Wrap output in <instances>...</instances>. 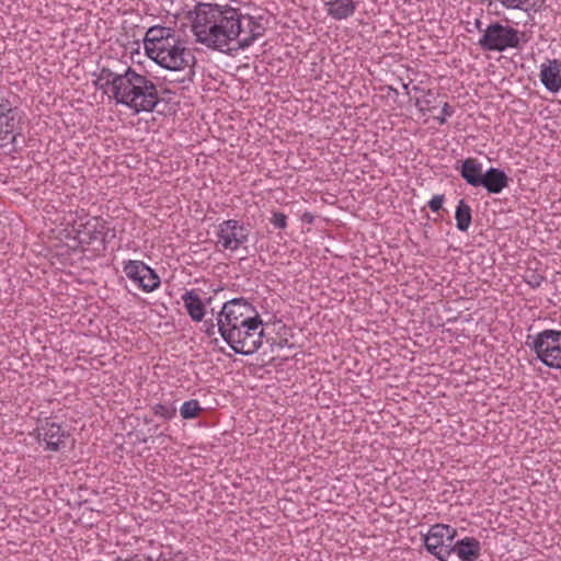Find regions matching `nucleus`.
Here are the masks:
<instances>
[{
	"mask_svg": "<svg viewBox=\"0 0 561 561\" xmlns=\"http://www.w3.org/2000/svg\"><path fill=\"white\" fill-rule=\"evenodd\" d=\"M94 76L95 87L112 95L117 104L133 114L150 113L160 102L156 83L131 67H126L123 72L102 67Z\"/></svg>",
	"mask_w": 561,
	"mask_h": 561,
	"instance_id": "1",
	"label": "nucleus"
},
{
	"mask_svg": "<svg viewBox=\"0 0 561 561\" xmlns=\"http://www.w3.org/2000/svg\"><path fill=\"white\" fill-rule=\"evenodd\" d=\"M216 320L218 332L234 353L252 355L261 347L263 321L247 299L233 298L225 302Z\"/></svg>",
	"mask_w": 561,
	"mask_h": 561,
	"instance_id": "2",
	"label": "nucleus"
},
{
	"mask_svg": "<svg viewBox=\"0 0 561 561\" xmlns=\"http://www.w3.org/2000/svg\"><path fill=\"white\" fill-rule=\"evenodd\" d=\"M217 50L245 49L264 35L265 19L217 4Z\"/></svg>",
	"mask_w": 561,
	"mask_h": 561,
	"instance_id": "3",
	"label": "nucleus"
},
{
	"mask_svg": "<svg viewBox=\"0 0 561 561\" xmlns=\"http://www.w3.org/2000/svg\"><path fill=\"white\" fill-rule=\"evenodd\" d=\"M146 55L161 68L181 71L188 67L193 55L186 42L172 27L153 25L142 39Z\"/></svg>",
	"mask_w": 561,
	"mask_h": 561,
	"instance_id": "4",
	"label": "nucleus"
},
{
	"mask_svg": "<svg viewBox=\"0 0 561 561\" xmlns=\"http://www.w3.org/2000/svg\"><path fill=\"white\" fill-rule=\"evenodd\" d=\"M75 238L81 244L99 242L103 248L116 238V230L102 217H90L81 210L76 213L72 224Z\"/></svg>",
	"mask_w": 561,
	"mask_h": 561,
	"instance_id": "5",
	"label": "nucleus"
},
{
	"mask_svg": "<svg viewBox=\"0 0 561 561\" xmlns=\"http://www.w3.org/2000/svg\"><path fill=\"white\" fill-rule=\"evenodd\" d=\"M526 345L546 367L561 369V330L546 329L528 335Z\"/></svg>",
	"mask_w": 561,
	"mask_h": 561,
	"instance_id": "6",
	"label": "nucleus"
},
{
	"mask_svg": "<svg viewBox=\"0 0 561 561\" xmlns=\"http://www.w3.org/2000/svg\"><path fill=\"white\" fill-rule=\"evenodd\" d=\"M217 4L198 3L192 13V32L196 42L217 50Z\"/></svg>",
	"mask_w": 561,
	"mask_h": 561,
	"instance_id": "7",
	"label": "nucleus"
},
{
	"mask_svg": "<svg viewBox=\"0 0 561 561\" xmlns=\"http://www.w3.org/2000/svg\"><path fill=\"white\" fill-rule=\"evenodd\" d=\"M520 43L518 30L500 22L489 24L478 41V45L488 51H505L518 48Z\"/></svg>",
	"mask_w": 561,
	"mask_h": 561,
	"instance_id": "8",
	"label": "nucleus"
},
{
	"mask_svg": "<svg viewBox=\"0 0 561 561\" xmlns=\"http://www.w3.org/2000/svg\"><path fill=\"white\" fill-rule=\"evenodd\" d=\"M250 232L249 226L240 220H222L215 229L216 248L219 251L233 253L245 247L249 242Z\"/></svg>",
	"mask_w": 561,
	"mask_h": 561,
	"instance_id": "9",
	"label": "nucleus"
},
{
	"mask_svg": "<svg viewBox=\"0 0 561 561\" xmlns=\"http://www.w3.org/2000/svg\"><path fill=\"white\" fill-rule=\"evenodd\" d=\"M456 535L457 530L454 527L444 524H435L423 537L424 546L426 550L439 561H448L450 548Z\"/></svg>",
	"mask_w": 561,
	"mask_h": 561,
	"instance_id": "10",
	"label": "nucleus"
},
{
	"mask_svg": "<svg viewBox=\"0 0 561 561\" xmlns=\"http://www.w3.org/2000/svg\"><path fill=\"white\" fill-rule=\"evenodd\" d=\"M122 267L133 285L145 293H151L160 286V277L156 271L142 261L127 260L123 262Z\"/></svg>",
	"mask_w": 561,
	"mask_h": 561,
	"instance_id": "11",
	"label": "nucleus"
},
{
	"mask_svg": "<svg viewBox=\"0 0 561 561\" xmlns=\"http://www.w3.org/2000/svg\"><path fill=\"white\" fill-rule=\"evenodd\" d=\"M21 122L22 112L0 92V141L15 144Z\"/></svg>",
	"mask_w": 561,
	"mask_h": 561,
	"instance_id": "12",
	"label": "nucleus"
},
{
	"mask_svg": "<svg viewBox=\"0 0 561 561\" xmlns=\"http://www.w3.org/2000/svg\"><path fill=\"white\" fill-rule=\"evenodd\" d=\"M35 432L45 450L60 451L67 446L69 433L59 423L46 419L37 425Z\"/></svg>",
	"mask_w": 561,
	"mask_h": 561,
	"instance_id": "13",
	"label": "nucleus"
},
{
	"mask_svg": "<svg viewBox=\"0 0 561 561\" xmlns=\"http://www.w3.org/2000/svg\"><path fill=\"white\" fill-rule=\"evenodd\" d=\"M539 79L545 89L550 93L561 91V60L547 58L539 66Z\"/></svg>",
	"mask_w": 561,
	"mask_h": 561,
	"instance_id": "14",
	"label": "nucleus"
},
{
	"mask_svg": "<svg viewBox=\"0 0 561 561\" xmlns=\"http://www.w3.org/2000/svg\"><path fill=\"white\" fill-rule=\"evenodd\" d=\"M455 553L461 561H477L481 554V543L474 537L453 541L450 556Z\"/></svg>",
	"mask_w": 561,
	"mask_h": 561,
	"instance_id": "15",
	"label": "nucleus"
},
{
	"mask_svg": "<svg viewBox=\"0 0 561 561\" xmlns=\"http://www.w3.org/2000/svg\"><path fill=\"white\" fill-rule=\"evenodd\" d=\"M480 186L490 194H500L508 185V176L499 168H490L484 172Z\"/></svg>",
	"mask_w": 561,
	"mask_h": 561,
	"instance_id": "16",
	"label": "nucleus"
},
{
	"mask_svg": "<svg viewBox=\"0 0 561 561\" xmlns=\"http://www.w3.org/2000/svg\"><path fill=\"white\" fill-rule=\"evenodd\" d=\"M460 175L466 181L467 184L473 187H480V183H482L483 164L474 158H467L461 162L460 165Z\"/></svg>",
	"mask_w": 561,
	"mask_h": 561,
	"instance_id": "17",
	"label": "nucleus"
},
{
	"mask_svg": "<svg viewBox=\"0 0 561 561\" xmlns=\"http://www.w3.org/2000/svg\"><path fill=\"white\" fill-rule=\"evenodd\" d=\"M184 308L194 322H201L205 316V305L196 289L186 290L182 295Z\"/></svg>",
	"mask_w": 561,
	"mask_h": 561,
	"instance_id": "18",
	"label": "nucleus"
},
{
	"mask_svg": "<svg viewBox=\"0 0 561 561\" xmlns=\"http://www.w3.org/2000/svg\"><path fill=\"white\" fill-rule=\"evenodd\" d=\"M327 14L336 21L351 18L356 11L354 0H330L325 2Z\"/></svg>",
	"mask_w": 561,
	"mask_h": 561,
	"instance_id": "19",
	"label": "nucleus"
},
{
	"mask_svg": "<svg viewBox=\"0 0 561 561\" xmlns=\"http://www.w3.org/2000/svg\"><path fill=\"white\" fill-rule=\"evenodd\" d=\"M456 227L459 231H467L472 221L471 208L463 201L460 199L455 211Z\"/></svg>",
	"mask_w": 561,
	"mask_h": 561,
	"instance_id": "20",
	"label": "nucleus"
},
{
	"mask_svg": "<svg viewBox=\"0 0 561 561\" xmlns=\"http://www.w3.org/2000/svg\"><path fill=\"white\" fill-rule=\"evenodd\" d=\"M412 90L422 93L415 100V106L417 107V110L423 114L430 112L434 107V103L436 100L434 92L432 90H422L417 85H414Z\"/></svg>",
	"mask_w": 561,
	"mask_h": 561,
	"instance_id": "21",
	"label": "nucleus"
},
{
	"mask_svg": "<svg viewBox=\"0 0 561 561\" xmlns=\"http://www.w3.org/2000/svg\"><path fill=\"white\" fill-rule=\"evenodd\" d=\"M500 3L511 10L530 11L538 10L543 0H499Z\"/></svg>",
	"mask_w": 561,
	"mask_h": 561,
	"instance_id": "22",
	"label": "nucleus"
},
{
	"mask_svg": "<svg viewBox=\"0 0 561 561\" xmlns=\"http://www.w3.org/2000/svg\"><path fill=\"white\" fill-rule=\"evenodd\" d=\"M375 496L370 500L378 502L380 506L390 508L392 513L398 514L404 511L401 503H397L391 493H373Z\"/></svg>",
	"mask_w": 561,
	"mask_h": 561,
	"instance_id": "23",
	"label": "nucleus"
},
{
	"mask_svg": "<svg viewBox=\"0 0 561 561\" xmlns=\"http://www.w3.org/2000/svg\"><path fill=\"white\" fill-rule=\"evenodd\" d=\"M201 411L199 402L195 399L185 401L180 408V414L184 420L197 417Z\"/></svg>",
	"mask_w": 561,
	"mask_h": 561,
	"instance_id": "24",
	"label": "nucleus"
},
{
	"mask_svg": "<svg viewBox=\"0 0 561 561\" xmlns=\"http://www.w3.org/2000/svg\"><path fill=\"white\" fill-rule=\"evenodd\" d=\"M152 495L156 496V499H153V497L148 499L147 493H145V496H144V501L149 502V505L146 506L149 510L157 512L162 508V505L164 502L169 501L168 493H152Z\"/></svg>",
	"mask_w": 561,
	"mask_h": 561,
	"instance_id": "25",
	"label": "nucleus"
},
{
	"mask_svg": "<svg viewBox=\"0 0 561 561\" xmlns=\"http://www.w3.org/2000/svg\"><path fill=\"white\" fill-rule=\"evenodd\" d=\"M152 410L156 416L162 417L164 420L172 419L176 413V409L173 405H168L163 403H158L153 405Z\"/></svg>",
	"mask_w": 561,
	"mask_h": 561,
	"instance_id": "26",
	"label": "nucleus"
},
{
	"mask_svg": "<svg viewBox=\"0 0 561 561\" xmlns=\"http://www.w3.org/2000/svg\"><path fill=\"white\" fill-rule=\"evenodd\" d=\"M271 224L277 229H285L287 227V216L280 211H273Z\"/></svg>",
	"mask_w": 561,
	"mask_h": 561,
	"instance_id": "27",
	"label": "nucleus"
},
{
	"mask_svg": "<svg viewBox=\"0 0 561 561\" xmlns=\"http://www.w3.org/2000/svg\"><path fill=\"white\" fill-rule=\"evenodd\" d=\"M524 279L531 288H538L545 280V277L540 274L531 272L527 273L524 276Z\"/></svg>",
	"mask_w": 561,
	"mask_h": 561,
	"instance_id": "28",
	"label": "nucleus"
},
{
	"mask_svg": "<svg viewBox=\"0 0 561 561\" xmlns=\"http://www.w3.org/2000/svg\"><path fill=\"white\" fill-rule=\"evenodd\" d=\"M445 202V195L443 194H437V195H434L430 201H428V207L434 213H437L438 210H440V208L443 207V204Z\"/></svg>",
	"mask_w": 561,
	"mask_h": 561,
	"instance_id": "29",
	"label": "nucleus"
},
{
	"mask_svg": "<svg viewBox=\"0 0 561 561\" xmlns=\"http://www.w3.org/2000/svg\"><path fill=\"white\" fill-rule=\"evenodd\" d=\"M454 114V110L453 107L448 104V103H445L442 107V111H440V115L436 116L435 119L440 124V125H444L446 124L447 122V118L448 117H451Z\"/></svg>",
	"mask_w": 561,
	"mask_h": 561,
	"instance_id": "30",
	"label": "nucleus"
},
{
	"mask_svg": "<svg viewBox=\"0 0 561 561\" xmlns=\"http://www.w3.org/2000/svg\"><path fill=\"white\" fill-rule=\"evenodd\" d=\"M61 500L65 501V499ZM66 501L69 506H81L83 503L88 502L87 500H81L80 495L78 496V499H73V501L70 499H66Z\"/></svg>",
	"mask_w": 561,
	"mask_h": 561,
	"instance_id": "31",
	"label": "nucleus"
},
{
	"mask_svg": "<svg viewBox=\"0 0 561 561\" xmlns=\"http://www.w3.org/2000/svg\"><path fill=\"white\" fill-rule=\"evenodd\" d=\"M205 327H206V333L208 335H214L215 334V331H216V327L218 328L217 323H213V322H205Z\"/></svg>",
	"mask_w": 561,
	"mask_h": 561,
	"instance_id": "32",
	"label": "nucleus"
},
{
	"mask_svg": "<svg viewBox=\"0 0 561 561\" xmlns=\"http://www.w3.org/2000/svg\"><path fill=\"white\" fill-rule=\"evenodd\" d=\"M211 495V499H218V500H221L225 495V497L227 500L231 499V497H234L233 493H229V492H226V493H209Z\"/></svg>",
	"mask_w": 561,
	"mask_h": 561,
	"instance_id": "33",
	"label": "nucleus"
},
{
	"mask_svg": "<svg viewBox=\"0 0 561 561\" xmlns=\"http://www.w3.org/2000/svg\"><path fill=\"white\" fill-rule=\"evenodd\" d=\"M128 560L129 561H146L145 558H141V557L137 556V554L128 558Z\"/></svg>",
	"mask_w": 561,
	"mask_h": 561,
	"instance_id": "34",
	"label": "nucleus"
},
{
	"mask_svg": "<svg viewBox=\"0 0 561 561\" xmlns=\"http://www.w3.org/2000/svg\"><path fill=\"white\" fill-rule=\"evenodd\" d=\"M474 24H476V27H477L480 32H482V33H483V30L481 28L482 22H481L479 19H477V20H476V23H474Z\"/></svg>",
	"mask_w": 561,
	"mask_h": 561,
	"instance_id": "35",
	"label": "nucleus"
},
{
	"mask_svg": "<svg viewBox=\"0 0 561 561\" xmlns=\"http://www.w3.org/2000/svg\"><path fill=\"white\" fill-rule=\"evenodd\" d=\"M114 561H129L128 558L123 559L122 557H117Z\"/></svg>",
	"mask_w": 561,
	"mask_h": 561,
	"instance_id": "36",
	"label": "nucleus"
},
{
	"mask_svg": "<svg viewBox=\"0 0 561 561\" xmlns=\"http://www.w3.org/2000/svg\"><path fill=\"white\" fill-rule=\"evenodd\" d=\"M403 89L407 91L408 94H410L409 84H403Z\"/></svg>",
	"mask_w": 561,
	"mask_h": 561,
	"instance_id": "37",
	"label": "nucleus"
},
{
	"mask_svg": "<svg viewBox=\"0 0 561 561\" xmlns=\"http://www.w3.org/2000/svg\"><path fill=\"white\" fill-rule=\"evenodd\" d=\"M222 511H229L230 513H233V510L229 507H224Z\"/></svg>",
	"mask_w": 561,
	"mask_h": 561,
	"instance_id": "38",
	"label": "nucleus"
},
{
	"mask_svg": "<svg viewBox=\"0 0 561 561\" xmlns=\"http://www.w3.org/2000/svg\"><path fill=\"white\" fill-rule=\"evenodd\" d=\"M137 496L134 497V501H137L139 493H136Z\"/></svg>",
	"mask_w": 561,
	"mask_h": 561,
	"instance_id": "39",
	"label": "nucleus"
},
{
	"mask_svg": "<svg viewBox=\"0 0 561 561\" xmlns=\"http://www.w3.org/2000/svg\"><path fill=\"white\" fill-rule=\"evenodd\" d=\"M283 511H287V506L286 504L284 505V507H282Z\"/></svg>",
	"mask_w": 561,
	"mask_h": 561,
	"instance_id": "40",
	"label": "nucleus"
}]
</instances>
